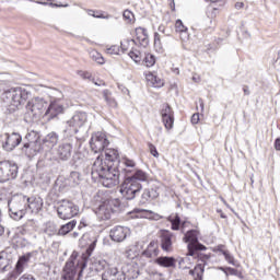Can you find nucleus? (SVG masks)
<instances>
[{
	"instance_id": "ddd939ff",
	"label": "nucleus",
	"mask_w": 280,
	"mask_h": 280,
	"mask_svg": "<svg viewBox=\"0 0 280 280\" xmlns=\"http://www.w3.org/2000/svg\"><path fill=\"white\" fill-rule=\"evenodd\" d=\"M23 141V137H21L19 133H4L3 140H2V148L7 152H12L14 148L21 144Z\"/></svg>"
},
{
	"instance_id": "f704fd0d",
	"label": "nucleus",
	"mask_w": 280,
	"mask_h": 280,
	"mask_svg": "<svg viewBox=\"0 0 280 280\" xmlns=\"http://www.w3.org/2000/svg\"><path fill=\"white\" fill-rule=\"evenodd\" d=\"M142 218L154 221L163 220V215L151 210H142Z\"/></svg>"
},
{
	"instance_id": "bf43d9fd",
	"label": "nucleus",
	"mask_w": 280,
	"mask_h": 280,
	"mask_svg": "<svg viewBox=\"0 0 280 280\" xmlns=\"http://www.w3.org/2000/svg\"><path fill=\"white\" fill-rule=\"evenodd\" d=\"M45 232L47 233V235H56V226L49 225L48 228H46Z\"/></svg>"
},
{
	"instance_id": "49530a36",
	"label": "nucleus",
	"mask_w": 280,
	"mask_h": 280,
	"mask_svg": "<svg viewBox=\"0 0 280 280\" xmlns=\"http://www.w3.org/2000/svg\"><path fill=\"white\" fill-rule=\"evenodd\" d=\"M10 192H8V190L5 189H1L0 190V203L1 205H8V202H10Z\"/></svg>"
},
{
	"instance_id": "9b49d317",
	"label": "nucleus",
	"mask_w": 280,
	"mask_h": 280,
	"mask_svg": "<svg viewBox=\"0 0 280 280\" xmlns=\"http://www.w3.org/2000/svg\"><path fill=\"white\" fill-rule=\"evenodd\" d=\"M108 138H106V133L104 132H96L92 135L90 145L93 152H104V149L108 148L109 145Z\"/></svg>"
},
{
	"instance_id": "393cba45",
	"label": "nucleus",
	"mask_w": 280,
	"mask_h": 280,
	"mask_svg": "<svg viewBox=\"0 0 280 280\" xmlns=\"http://www.w3.org/2000/svg\"><path fill=\"white\" fill-rule=\"evenodd\" d=\"M119 152H117V150L115 149H106L105 150V161L112 165L113 167H115V163H119Z\"/></svg>"
},
{
	"instance_id": "09e8293b",
	"label": "nucleus",
	"mask_w": 280,
	"mask_h": 280,
	"mask_svg": "<svg viewBox=\"0 0 280 280\" xmlns=\"http://www.w3.org/2000/svg\"><path fill=\"white\" fill-rule=\"evenodd\" d=\"M223 256H224L225 261H228V264H230L231 266H235V267L240 266L237 264V261H235V257H233V255H231V253H229V250Z\"/></svg>"
},
{
	"instance_id": "e433bc0d",
	"label": "nucleus",
	"mask_w": 280,
	"mask_h": 280,
	"mask_svg": "<svg viewBox=\"0 0 280 280\" xmlns=\"http://www.w3.org/2000/svg\"><path fill=\"white\" fill-rule=\"evenodd\" d=\"M167 221L172 224V231H179L180 229V217L178 214L170 215L167 218Z\"/></svg>"
},
{
	"instance_id": "4c0bfd02",
	"label": "nucleus",
	"mask_w": 280,
	"mask_h": 280,
	"mask_svg": "<svg viewBox=\"0 0 280 280\" xmlns=\"http://www.w3.org/2000/svg\"><path fill=\"white\" fill-rule=\"evenodd\" d=\"M70 185L74 187V185H80V180H82V175L79 172H71L68 178Z\"/></svg>"
},
{
	"instance_id": "2f4dec72",
	"label": "nucleus",
	"mask_w": 280,
	"mask_h": 280,
	"mask_svg": "<svg viewBox=\"0 0 280 280\" xmlns=\"http://www.w3.org/2000/svg\"><path fill=\"white\" fill-rule=\"evenodd\" d=\"M189 275L192 276L194 280H201L202 275H205V265H197L194 269L189 270Z\"/></svg>"
},
{
	"instance_id": "4d7b16f0",
	"label": "nucleus",
	"mask_w": 280,
	"mask_h": 280,
	"mask_svg": "<svg viewBox=\"0 0 280 280\" xmlns=\"http://www.w3.org/2000/svg\"><path fill=\"white\" fill-rule=\"evenodd\" d=\"M77 73H78V77L82 78L83 80H90L91 78V74L89 71L79 70Z\"/></svg>"
},
{
	"instance_id": "6ab92c4d",
	"label": "nucleus",
	"mask_w": 280,
	"mask_h": 280,
	"mask_svg": "<svg viewBox=\"0 0 280 280\" xmlns=\"http://www.w3.org/2000/svg\"><path fill=\"white\" fill-rule=\"evenodd\" d=\"M78 271L75 270V262L73 260H68L63 268L61 280H75V275Z\"/></svg>"
},
{
	"instance_id": "a211bd4d",
	"label": "nucleus",
	"mask_w": 280,
	"mask_h": 280,
	"mask_svg": "<svg viewBox=\"0 0 280 280\" xmlns=\"http://www.w3.org/2000/svg\"><path fill=\"white\" fill-rule=\"evenodd\" d=\"M121 275L127 279H137L139 277V266L136 262H129L121 267Z\"/></svg>"
},
{
	"instance_id": "58836bf2",
	"label": "nucleus",
	"mask_w": 280,
	"mask_h": 280,
	"mask_svg": "<svg viewBox=\"0 0 280 280\" xmlns=\"http://www.w3.org/2000/svg\"><path fill=\"white\" fill-rule=\"evenodd\" d=\"M85 12L89 14V16H93L94 19H105V20L110 19V14H104L100 11L88 9L85 10Z\"/></svg>"
},
{
	"instance_id": "052dcab7",
	"label": "nucleus",
	"mask_w": 280,
	"mask_h": 280,
	"mask_svg": "<svg viewBox=\"0 0 280 280\" xmlns=\"http://www.w3.org/2000/svg\"><path fill=\"white\" fill-rule=\"evenodd\" d=\"M198 121H200V115L199 114H194L191 116V124H198Z\"/></svg>"
},
{
	"instance_id": "603ef678",
	"label": "nucleus",
	"mask_w": 280,
	"mask_h": 280,
	"mask_svg": "<svg viewBox=\"0 0 280 280\" xmlns=\"http://www.w3.org/2000/svg\"><path fill=\"white\" fill-rule=\"evenodd\" d=\"M103 95H104L105 102H107L109 106H115V100L110 98V93L107 90L103 92Z\"/></svg>"
},
{
	"instance_id": "4be33fe9",
	"label": "nucleus",
	"mask_w": 280,
	"mask_h": 280,
	"mask_svg": "<svg viewBox=\"0 0 280 280\" xmlns=\"http://www.w3.org/2000/svg\"><path fill=\"white\" fill-rule=\"evenodd\" d=\"M42 143V148H44V150H51V148H54L55 145L58 144V133L56 132H50L48 133L43 141H40Z\"/></svg>"
},
{
	"instance_id": "b1692460",
	"label": "nucleus",
	"mask_w": 280,
	"mask_h": 280,
	"mask_svg": "<svg viewBox=\"0 0 280 280\" xmlns=\"http://www.w3.org/2000/svg\"><path fill=\"white\" fill-rule=\"evenodd\" d=\"M136 38L142 47H148L150 38L148 37V31L143 27L136 28Z\"/></svg>"
},
{
	"instance_id": "5701e85b",
	"label": "nucleus",
	"mask_w": 280,
	"mask_h": 280,
	"mask_svg": "<svg viewBox=\"0 0 280 280\" xmlns=\"http://www.w3.org/2000/svg\"><path fill=\"white\" fill-rule=\"evenodd\" d=\"M73 150V147L71 143H63L58 147L57 154L61 161H69L71 159V152Z\"/></svg>"
},
{
	"instance_id": "7ed1b4c3",
	"label": "nucleus",
	"mask_w": 280,
	"mask_h": 280,
	"mask_svg": "<svg viewBox=\"0 0 280 280\" xmlns=\"http://www.w3.org/2000/svg\"><path fill=\"white\" fill-rule=\"evenodd\" d=\"M8 207L11 218L13 220H21L25 215V211H27V196L14 195L8 201Z\"/></svg>"
},
{
	"instance_id": "6e6552de",
	"label": "nucleus",
	"mask_w": 280,
	"mask_h": 280,
	"mask_svg": "<svg viewBox=\"0 0 280 280\" xmlns=\"http://www.w3.org/2000/svg\"><path fill=\"white\" fill-rule=\"evenodd\" d=\"M141 184L127 177L120 186V194L126 200H133V198L141 191Z\"/></svg>"
},
{
	"instance_id": "e2e57ef3",
	"label": "nucleus",
	"mask_w": 280,
	"mask_h": 280,
	"mask_svg": "<svg viewBox=\"0 0 280 280\" xmlns=\"http://www.w3.org/2000/svg\"><path fill=\"white\" fill-rule=\"evenodd\" d=\"M19 280H36V279L31 275L25 273Z\"/></svg>"
},
{
	"instance_id": "c03bdc74",
	"label": "nucleus",
	"mask_w": 280,
	"mask_h": 280,
	"mask_svg": "<svg viewBox=\"0 0 280 280\" xmlns=\"http://www.w3.org/2000/svg\"><path fill=\"white\" fill-rule=\"evenodd\" d=\"M135 45V39H125L120 43V49L122 54H126L130 47Z\"/></svg>"
},
{
	"instance_id": "ea45409f",
	"label": "nucleus",
	"mask_w": 280,
	"mask_h": 280,
	"mask_svg": "<svg viewBox=\"0 0 280 280\" xmlns=\"http://www.w3.org/2000/svg\"><path fill=\"white\" fill-rule=\"evenodd\" d=\"M128 56L131 58V60H133V62H136L137 65H139V62H141L143 56L141 55V51H139L138 49H132L129 51Z\"/></svg>"
},
{
	"instance_id": "f3484780",
	"label": "nucleus",
	"mask_w": 280,
	"mask_h": 280,
	"mask_svg": "<svg viewBox=\"0 0 280 280\" xmlns=\"http://www.w3.org/2000/svg\"><path fill=\"white\" fill-rule=\"evenodd\" d=\"M102 280H126V276L117 267H109L102 273Z\"/></svg>"
},
{
	"instance_id": "5fc2aeb1",
	"label": "nucleus",
	"mask_w": 280,
	"mask_h": 280,
	"mask_svg": "<svg viewBox=\"0 0 280 280\" xmlns=\"http://www.w3.org/2000/svg\"><path fill=\"white\" fill-rule=\"evenodd\" d=\"M179 38L183 40V43H187V40H189L188 30L179 32Z\"/></svg>"
},
{
	"instance_id": "cd10ccee",
	"label": "nucleus",
	"mask_w": 280,
	"mask_h": 280,
	"mask_svg": "<svg viewBox=\"0 0 280 280\" xmlns=\"http://www.w3.org/2000/svg\"><path fill=\"white\" fill-rule=\"evenodd\" d=\"M27 261H30V256H21L15 265V269L13 271V275L15 277H19V275H23V271L25 270V266H27Z\"/></svg>"
},
{
	"instance_id": "473e14b6",
	"label": "nucleus",
	"mask_w": 280,
	"mask_h": 280,
	"mask_svg": "<svg viewBox=\"0 0 280 280\" xmlns=\"http://www.w3.org/2000/svg\"><path fill=\"white\" fill-rule=\"evenodd\" d=\"M130 179H133V182L138 183V180L140 183H145L149 178L148 173H145L142 170H136V172L133 173V175L131 177H129Z\"/></svg>"
},
{
	"instance_id": "f03ea898",
	"label": "nucleus",
	"mask_w": 280,
	"mask_h": 280,
	"mask_svg": "<svg viewBox=\"0 0 280 280\" xmlns=\"http://www.w3.org/2000/svg\"><path fill=\"white\" fill-rule=\"evenodd\" d=\"M31 96L32 92L25 88H11L3 92L2 102L11 113H14V110H18L20 106H23Z\"/></svg>"
},
{
	"instance_id": "774afa93",
	"label": "nucleus",
	"mask_w": 280,
	"mask_h": 280,
	"mask_svg": "<svg viewBox=\"0 0 280 280\" xmlns=\"http://www.w3.org/2000/svg\"><path fill=\"white\" fill-rule=\"evenodd\" d=\"M275 149L276 150H280V139L278 138V139H276V141H275Z\"/></svg>"
},
{
	"instance_id": "f8f14e48",
	"label": "nucleus",
	"mask_w": 280,
	"mask_h": 280,
	"mask_svg": "<svg viewBox=\"0 0 280 280\" xmlns=\"http://www.w3.org/2000/svg\"><path fill=\"white\" fill-rule=\"evenodd\" d=\"M43 150H45V147H43L40 138L37 137L35 141L25 142L21 149V152L28 159H32L39 152H43Z\"/></svg>"
},
{
	"instance_id": "2eb2a0df",
	"label": "nucleus",
	"mask_w": 280,
	"mask_h": 280,
	"mask_svg": "<svg viewBox=\"0 0 280 280\" xmlns=\"http://www.w3.org/2000/svg\"><path fill=\"white\" fill-rule=\"evenodd\" d=\"M161 117L164 124V128L172 130L174 128V110L167 104H164L161 109Z\"/></svg>"
},
{
	"instance_id": "6e6d98bb",
	"label": "nucleus",
	"mask_w": 280,
	"mask_h": 280,
	"mask_svg": "<svg viewBox=\"0 0 280 280\" xmlns=\"http://www.w3.org/2000/svg\"><path fill=\"white\" fill-rule=\"evenodd\" d=\"M228 252L229 250L224 245H218L217 247H214V253H219V255H225V253Z\"/></svg>"
},
{
	"instance_id": "aec40b11",
	"label": "nucleus",
	"mask_w": 280,
	"mask_h": 280,
	"mask_svg": "<svg viewBox=\"0 0 280 280\" xmlns=\"http://www.w3.org/2000/svg\"><path fill=\"white\" fill-rule=\"evenodd\" d=\"M159 196V186L154 185L150 188H145L141 195V202L145 205V202H150L151 200L156 199Z\"/></svg>"
},
{
	"instance_id": "8fccbe9b",
	"label": "nucleus",
	"mask_w": 280,
	"mask_h": 280,
	"mask_svg": "<svg viewBox=\"0 0 280 280\" xmlns=\"http://www.w3.org/2000/svg\"><path fill=\"white\" fill-rule=\"evenodd\" d=\"M175 30L179 34L180 32H187V26L183 24V21L177 20L175 23Z\"/></svg>"
},
{
	"instance_id": "20e7f679",
	"label": "nucleus",
	"mask_w": 280,
	"mask_h": 280,
	"mask_svg": "<svg viewBox=\"0 0 280 280\" xmlns=\"http://www.w3.org/2000/svg\"><path fill=\"white\" fill-rule=\"evenodd\" d=\"M47 107L48 103L45 98L35 96L26 104V117H30L31 119H40V117H45Z\"/></svg>"
},
{
	"instance_id": "39448f33",
	"label": "nucleus",
	"mask_w": 280,
	"mask_h": 280,
	"mask_svg": "<svg viewBox=\"0 0 280 280\" xmlns=\"http://www.w3.org/2000/svg\"><path fill=\"white\" fill-rule=\"evenodd\" d=\"M119 199H105L96 209L95 214L98 220H110L113 213L119 209Z\"/></svg>"
},
{
	"instance_id": "bb28decb",
	"label": "nucleus",
	"mask_w": 280,
	"mask_h": 280,
	"mask_svg": "<svg viewBox=\"0 0 280 280\" xmlns=\"http://www.w3.org/2000/svg\"><path fill=\"white\" fill-rule=\"evenodd\" d=\"M145 79L148 84L154 89H161V86L165 84L161 78L156 77V74L152 72L147 73Z\"/></svg>"
},
{
	"instance_id": "4468645a",
	"label": "nucleus",
	"mask_w": 280,
	"mask_h": 280,
	"mask_svg": "<svg viewBox=\"0 0 280 280\" xmlns=\"http://www.w3.org/2000/svg\"><path fill=\"white\" fill-rule=\"evenodd\" d=\"M130 235V229L121 225L113 228L109 232V237L113 242L121 243Z\"/></svg>"
},
{
	"instance_id": "c9c22d12",
	"label": "nucleus",
	"mask_w": 280,
	"mask_h": 280,
	"mask_svg": "<svg viewBox=\"0 0 280 280\" xmlns=\"http://www.w3.org/2000/svg\"><path fill=\"white\" fill-rule=\"evenodd\" d=\"M90 58L97 65H105L106 62V60L104 59V56H102V54H100L97 50H91Z\"/></svg>"
},
{
	"instance_id": "0eeeda50",
	"label": "nucleus",
	"mask_w": 280,
	"mask_h": 280,
	"mask_svg": "<svg viewBox=\"0 0 280 280\" xmlns=\"http://www.w3.org/2000/svg\"><path fill=\"white\" fill-rule=\"evenodd\" d=\"M57 213L60 220H71V218H75L80 213V207L70 200H61L58 202Z\"/></svg>"
},
{
	"instance_id": "79ce46f5",
	"label": "nucleus",
	"mask_w": 280,
	"mask_h": 280,
	"mask_svg": "<svg viewBox=\"0 0 280 280\" xmlns=\"http://www.w3.org/2000/svg\"><path fill=\"white\" fill-rule=\"evenodd\" d=\"M122 19L130 24H133L137 21V19L135 18V13H132V11L130 10L124 11Z\"/></svg>"
},
{
	"instance_id": "13d9d810",
	"label": "nucleus",
	"mask_w": 280,
	"mask_h": 280,
	"mask_svg": "<svg viewBox=\"0 0 280 280\" xmlns=\"http://www.w3.org/2000/svg\"><path fill=\"white\" fill-rule=\"evenodd\" d=\"M149 149L152 156H154L155 159H159V151H156V147H154V144H150Z\"/></svg>"
},
{
	"instance_id": "69168bd1",
	"label": "nucleus",
	"mask_w": 280,
	"mask_h": 280,
	"mask_svg": "<svg viewBox=\"0 0 280 280\" xmlns=\"http://www.w3.org/2000/svg\"><path fill=\"white\" fill-rule=\"evenodd\" d=\"M84 268H86V262H83L81 266V270L79 271L78 280L82 279V272H84Z\"/></svg>"
},
{
	"instance_id": "3c124183",
	"label": "nucleus",
	"mask_w": 280,
	"mask_h": 280,
	"mask_svg": "<svg viewBox=\"0 0 280 280\" xmlns=\"http://www.w3.org/2000/svg\"><path fill=\"white\" fill-rule=\"evenodd\" d=\"M219 270H222V272H224V275H225L226 277H229V275H234V276L237 275V269H233V268H231V267H226V268L220 267Z\"/></svg>"
},
{
	"instance_id": "864d4df0",
	"label": "nucleus",
	"mask_w": 280,
	"mask_h": 280,
	"mask_svg": "<svg viewBox=\"0 0 280 280\" xmlns=\"http://www.w3.org/2000/svg\"><path fill=\"white\" fill-rule=\"evenodd\" d=\"M121 163L122 165H125V167H135L137 165V162H135V160H130L128 158H124Z\"/></svg>"
},
{
	"instance_id": "dca6fc26",
	"label": "nucleus",
	"mask_w": 280,
	"mask_h": 280,
	"mask_svg": "<svg viewBox=\"0 0 280 280\" xmlns=\"http://www.w3.org/2000/svg\"><path fill=\"white\" fill-rule=\"evenodd\" d=\"M62 113H65V106L58 102H51L50 104L48 103L45 117H47V119H54V117H58V115H62Z\"/></svg>"
},
{
	"instance_id": "680f3d73",
	"label": "nucleus",
	"mask_w": 280,
	"mask_h": 280,
	"mask_svg": "<svg viewBox=\"0 0 280 280\" xmlns=\"http://www.w3.org/2000/svg\"><path fill=\"white\" fill-rule=\"evenodd\" d=\"M154 45H161V35L159 33L154 34Z\"/></svg>"
},
{
	"instance_id": "1a4fd4ad",
	"label": "nucleus",
	"mask_w": 280,
	"mask_h": 280,
	"mask_svg": "<svg viewBox=\"0 0 280 280\" xmlns=\"http://www.w3.org/2000/svg\"><path fill=\"white\" fill-rule=\"evenodd\" d=\"M19 174V166L16 164L4 161L0 162V183H8L16 178Z\"/></svg>"
},
{
	"instance_id": "a19ab883",
	"label": "nucleus",
	"mask_w": 280,
	"mask_h": 280,
	"mask_svg": "<svg viewBox=\"0 0 280 280\" xmlns=\"http://www.w3.org/2000/svg\"><path fill=\"white\" fill-rule=\"evenodd\" d=\"M11 268L12 266H10V260L0 256V272H8V270H11Z\"/></svg>"
},
{
	"instance_id": "37998d69",
	"label": "nucleus",
	"mask_w": 280,
	"mask_h": 280,
	"mask_svg": "<svg viewBox=\"0 0 280 280\" xmlns=\"http://www.w3.org/2000/svg\"><path fill=\"white\" fill-rule=\"evenodd\" d=\"M125 257L126 259L132 261V259H137V257H139V252H137L135 247H130L129 249L126 250Z\"/></svg>"
},
{
	"instance_id": "7c9ffc66",
	"label": "nucleus",
	"mask_w": 280,
	"mask_h": 280,
	"mask_svg": "<svg viewBox=\"0 0 280 280\" xmlns=\"http://www.w3.org/2000/svg\"><path fill=\"white\" fill-rule=\"evenodd\" d=\"M172 233L170 232H165L162 234V243H161V246H162V249L163 250H172Z\"/></svg>"
},
{
	"instance_id": "c85d7f7f",
	"label": "nucleus",
	"mask_w": 280,
	"mask_h": 280,
	"mask_svg": "<svg viewBox=\"0 0 280 280\" xmlns=\"http://www.w3.org/2000/svg\"><path fill=\"white\" fill-rule=\"evenodd\" d=\"M194 255H189V250L188 254L185 258H177L176 261L178 262V266L180 268V270H189V268H191V266H194Z\"/></svg>"
},
{
	"instance_id": "c756f323",
	"label": "nucleus",
	"mask_w": 280,
	"mask_h": 280,
	"mask_svg": "<svg viewBox=\"0 0 280 280\" xmlns=\"http://www.w3.org/2000/svg\"><path fill=\"white\" fill-rule=\"evenodd\" d=\"M143 255L145 257H158L159 256V243L155 241H152L147 249L144 250Z\"/></svg>"
},
{
	"instance_id": "a18cd8bd",
	"label": "nucleus",
	"mask_w": 280,
	"mask_h": 280,
	"mask_svg": "<svg viewBox=\"0 0 280 280\" xmlns=\"http://www.w3.org/2000/svg\"><path fill=\"white\" fill-rule=\"evenodd\" d=\"M145 67H154L156 63V58L152 54H147L143 60Z\"/></svg>"
},
{
	"instance_id": "338daca9",
	"label": "nucleus",
	"mask_w": 280,
	"mask_h": 280,
	"mask_svg": "<svg viewBox=\"0 0 280 280\" xmlns=\"http://www.w3.org/2000/svg\"><path fill=\"white\" fill-rule=\"evenodd\" d=\"M161 277H163L161 273H153L151 280H161Z\"/></svg>"
},
{
	"instance_id": "0e129e2a",
	"label": "nucleus",
	"mask_w": 280,
	"mask_h": 280,
	"mask_svg": "<svg viewBox=\"0 0 280 280\" xmlns=\"http://www.w3.org/2000/svg\"><path fill=\"white\" fill-rule=\"evenodd\" d=\"M84 226H89V223L85 219H82L79 224V229H84Z\"/></svg>"
},
{
	"instance_id": "a878e982",
	"label": "nucleus",
	"mask_w": 280,
	"mask_h": 280,
	"mask_svg": "<svg viewBox=\"0 0 280 280\" xmlns=\"http://www.w3.org/2000/svg\"><path fill=\"white\" fill-rule=\"evenodd\" d=\"M155 264L162 268H176V258L167 256L159 257L155 259Z\"/></svg>"
},
{
	"instance_id": "9d476101",
	"label": "nucleus",
	"mask_w": 280,
	"mask_h": 280,
	"mask_svg": "<svg viewBox=\"0 0 280 280\" xmlns=\"http://www.w3.org/2000/svg\"><path fill=\"white\" fill-rule=\"evenodd\" d=\"M184 242L188 244L189 255H196V250H205L207 247L205 245L198 243V231L191 230L188 231L184 236Z\"/></svg>"
},
{
	"instance_id": "de8ad7c7",
	"label": "nucleus",
	"mask_w": 280,
	"mask_h": 280,
	"mask_svg": "<svg viewBox=\"0 0 280 280\" xmlns=\"http://www.w3.org/2000/svg\"><path fill=\"white\" fill-rule=\"evenodd\" d=\"M106 54H109L110 56H119L121 54V49L117 45H113L106 48Z\"/></svg>"
},
{
	"instance_id": "72a5a7b5",
	"label": "nucleus",
	"mask_w": 280,
	"mask_h": 280,
	"mask_svg": "<svg viewBox=\"0 0 280 280\" xmlns=\"http://www.w3.org/2000/svg\"><path fill=\"white\" fill-rule=\"evenodd\" d=\"M75 224H78V222L75 220H72L61 225V228L58 231V235H67L68 233H71V230L75 229Z\"/></svg>"
},
{
	"instance_id": "423d86ee",
	"label": "nucleus",
	"mask_w": 280,
	"mask_h": 280,
	"mask_svg": "<svg viewBox=\"0 0 280 280\" xmlns=\"http://www.w3.org/2000/svg\"><path fill=\"white\" fill-rule=\"evenodd\" d=\"M84 124H86V113L79 112L66 121L65 132H67L69 137H73V135H78Z\"/></svg>"
},
{
	"instance_id": "412c9836",
	"label": "nucleus",
	"mask_w": 280,
	"mask_h": 280,
	"mask_svg": "<svg viewBox=\"0 0 280 280\" xmlns=\"http://www.w3.org/2000/svg\"><path fill=\"white\" fill-rule=\"evenodd\" d=\"M26 208H28L32 213H39L43 209V199L40 197H27Z\"/></svg>"
},
{
	"instance_id": "f257e3e1",
	"label": "nucleus",
	"mask_w": 280,
	"mask_h": 280,
	"mask_svg": "<svg viewBox=\"0 0 280 280\" xmlns=\"http://www.w3.org/2000/svg\"><path fill=\"white\" fill-rule=\"evenodd\" d=\"M95 175L102 178L103 186L108 189L119 185V170L105 161L104 156L98 155L93 163L92 176Z\"/></svg>"
}]
</instances>
